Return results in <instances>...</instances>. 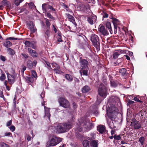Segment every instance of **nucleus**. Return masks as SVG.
<instances>
[{
    "instance_id": "11",
    "label": "nucleus",
    "mask_w": 147,
    "mask_h": 147,
    "mask_svg": "<svg viewBox=\"0 0 147 147\" xmlns=\"http://www.w3.org/2000/svg\"><path fill=\"white\" fill-rule=\"evenodd\" d=\"M112 22L114 27V33L116 34L117 31V26L119 24V21L116 18L113 19Z\"/></svg>"
},
{
    "instance_id": "1",
    "label": "nucleus",
    "mask_w": 147,
    "mask_h": 147,
    "mask_svg": "<svg viewBox=\"0 0 147 147\" xmlns=\"http://www.w3.org/2000/svg\"><path fill=\"white\" fill-rule=\"evenodd\" d=\"M109 101L113 105L109 107L107 110V114L109 118L112 121L116 117L118 113V110L116 106L117 105H120V99L117 96H112L109 99Z\"/></svg>"
},
{
    "instance_id": "14",
    "label": "nucleus",
    "mask_w": 147,
    "mask_h": 147,
    "mask_svg": "<svg viewBox=\"0 0 147 147\" xmlns=\"http://www.w3.org/2000/svg\"><path fill=\"white\" fill-rule=\"evenodd\" d=\"M131 126L135 129H139L141 127V124L137 121L133 122L131 123Z\"/></svg>"
},
{
    "instance_id": "20",
    "label": "nucleus",
    "mask_w": 147,
    "mask_h": 147,
    "mask_svg": "<svg viewBox=\"0 0 147 147\" xmlns=\"http://www.w3.org/2000/svg\"><path fill=\"white\" fill-rule=\"evenodd\" d=\"M66 15L69 21L72 22L73 24L75 23L74 18L73 16L69 14H66Z\"/></svg>"
},
{
    "instance_id": "57",
    "label": "nucleus",
    "mask_w": 147,
    "mask_h": 147,
    "mask_svg": "<svg viewBox=\"0 0 147 147\" xmlns=\"http://www.w3.org/2000/svg\"><path fill=\"white\" fill-rule=\"evenodd\" d=\"M108 16L109 15L106 13H104L103 15V17L104 18H107Z\"/></svg>"
},
{
    "instance_id": "23",
    "label": "nucleus",
    "mask_w": 147,
    "mask_h": 147,
    "mask_svg": "<svg viewBox=\"0 0 147 147\" xmlns=\"http://www.w3.org/2000/svg\"><path fill=\"white\" fill-rule=\"evenodd\" d=\"M98 145V142L95 140H93L90 143V146L91 147H97Z\"/></svg>"
},
{
    "instance_id": "28",
    "label": "nucleus",
    "mask_w": 147,
    "mask_h": 147,
    "mask_svg": "<svg viewBox=\"0 0 147 147\" xmlns=\"http://www.w3.org/2000/svg\"><path fill=\"white\" fill-rule=\"evenodd\" d=\"M145 140V139L144 137L142 136L139 138V142H140L142 145H143L144 143Z\"/></svg>"
},
{
    "instance_id": "5",
    "label": "nucleus",
    "mask_w": 147,
    "mask_h": 147,
    "mask_svg": "<svg viewBox=\"0 0 147 147\" xmlns=\"http://www.w3.org/2000/svg\"><path fill=\"white\" fill-rule=\"evenodd\" d=\"M62 138L58 137L53 136L47 142L49 146H55L62 141Z\"/></svg>"
},
{
    "instance_id": "47",
    "label": "nucleus",
    "mask_w": 147,
    "mask_h": 147,
    "mask_svg": "<svg viewBox=\"0 0 147 147\" xmlns=\"http://www.w3.org/2000/svg\"><path fill=\"white\" fill-rule=\"evenodd\" d=\"M28 5L31 8H34L35 7L33 3L32 2L28 3Z\"/></svg>"
},
{
    "instance_id": "48",
    "label": "nucleus",
    "mask_w": 147,
    "mask_h": 147,
    "mask_svg": "<svg viewBox=\"0 0 147 147\" xmlns=\"http://www.w3.org/2000/svg\"><path fill=\"white\" fill-rule=\"evenodd\" d=\"M28 23L30 24V25H29V27L30 28H32L34 26L32 22L31 21H29L28 22Z\"/></svg>"
},
{
    "instance_id": "35",
    "label": "nucleus",
    "mask_w": 147,
    "mask_h": 147,
    "mask_svg": "<svg viewBox=\"0 0 147 147\" xmlns=\"http://www.w3.org/2000/svg\"><path fill=\"white\" fill-rule=\"evenodd\" d=\"M7 51L9 52V54L10 55H14L15 54L14 51L10 48H8Z\"/></svg>"
},
{
    "instance_id": "58",
    "label": "nucleus",
    "mask_w": 147,
    "mask_h": 147,
    "mask_svg": "<svg viewBox=\"0 0 147 147\" xmlns=\"http://www.w3.org/2000/svg\"><path fill=\"white\" fill-rule=\"evenodd\" d=\"M26 137L27 140L28 141H29L31 140V138L29 135H27L26 136Z\"/></svg>"
},
{
    "instance_id": "37",
    "label": "nucleus",
    "mask_w": 147,
    "mask_h": 147,
    "mask_svg": "<svg viewBox=\"0 0 147 147\" xmlns=\"http://www.w3.org/2000/svg\"><path fill=\"white\" fill-rule=\"evenodd\" d=\"M116 51L117 53H118L119 55H120L122 54H123L125 53V50H122L121 49H119L116 50Z\"/></svg>"
},
{
    "instance_id": "41",
    "label": "nucleus",
    "mask_w": 147,
    "mask_h": 147,
    "mask_svg": "<svg viewBox=\"0 0 147 147\" xmlns=\"http://www.w3.org/2000/svg\"><path fill=\"white\" fill-rule=\"evenodd\" d=\"M59 66L57 67H55L54 69V71L56 74H60L61 72L59 71Z\"/></svg>"
},
{
    "instance_id": "24",
    "label": "nucleus",
    "mask_w": 147,
    "mask_h": 147,
    "mask_svg": "<svg viewBox=\"0 0 147 147\" xmlns=\"http://www.w3.org/2000/svg\"><path fill=\"white\" fill-rule=\"evenodd\" d=\"M57 41L58 42H62V36L61 35V32L60 31H58L57 35Z\"/></svg>"
},
{
    "instance_id": "46",
    "label": "nucleus",
    "mask_w": 147,
    "mask_h": 147,
    "mask_svg": "<svg viewBox=\"0 0 147 147\" xmlns=\"http://www.w3.org/2000/svg\"><path fill=\"white\" fill-rule=\"evenodd\" d=\"M114 138L115 140H119L121 139V137L119 135L117 136L115 135L114 136Z\"/></svg>"
},
{
    "instance_id": "21",
    "label": "nucleus",
    "mask_w": 147,
    "mask_h": 147,
    "mask_svg": "<svg viewBox=\"0 0 147 147\" xmlns=\"http://www.w3.org/2000/svg\"><path fill=\"white\" fill-rule=\"evenodd\" d=\"M106 26L107 28L109 30L110 33L112 34L113 31L111 28V23L109 22H106Z\"/></svg>"
},
{
    "instance_id": "29",
    "label": "nucleus",
    "mask_w": 147,
    "mask_h": 147,
    "mask_svg": "<svg viewBox=\"0 0 147 147\" xmlns=\"http://www.w3.org/2000/svg\"><path fill=\"white\" fill-rule=\"evenodd\" d=\"M3 45L7 48L10 47L12 45V43L9 41H6L3 43Z\"/></svg>"
},
{
    "instance_id": "22",
    "label": "nucleus",
    "mask_w": 147,
    "mask_h": 147,
    "mask_svg": "<svg viewBox=\"0 0 147 147\" xmlns=\"http://www.w3.org/2000/svg\"><path fill=\"white\" fill-rule=\"evenodd\" d=\"M119 72L122 76H124L125 77L127 76L126 70L125 68L121 69L119 70Z\"/></svg>"
},
{
    "instance_id": "59",
    "label": "nucleus",
    "mask_w": 147,
    "mask_h": 147,
    "mask_svg": "<svg viewBox=\"0 0 147 147\" xmlns=\"http://www.w3.org/2000/svg\"><path fill=\"white\" fill-rule=\"evenodd\" d=\"M0 59L3 61H5V57L2 55L0 56Z\"/></svg>"
},
{
    "instance_id": "34",
    "label": "nucleus",
    "mask_w": 147,
    "mask_h": 147,
    "mask_svg": "<svg viewBox=\"0 0 147 147\" xmlns=\"http://www.w3.org/2000/svg\"><path fill=\"white\" fill-rule=\"evenodd\" d=\"M45 67H47L49 70L52 69V68L49 63L47 61H45Z\"/></svg>"
},
{
    "instance_id": "43",
    "label": "nucleus",
    "mask_w": 147,
    "mask_h": 147,
    "mask_svg": "<svg viewBox=\"0 0 147 147\" xmlns=\"http://www.w3.org/2000/svg\"><path fill=\"white\" fill-rule=\"evenodd\" d=\"M45 20L46 26L48 28H49L51 25V23L49 21V20L47 19H46Z\"/></svg>"
},
{
    "instance_id": "60",
    "label": "nucleus",
    "mask_w": 147,
    "mask_h": 147,
    "mask_svg": "<svg viewBox=\"0 0 147 147\" xmlns=\"http://www.w3.org/2000/svg\"><path fill=\"white\" fill-rule=\"evenodd\" d=\"M17 38H15L13 37H9L8 38H7L6 40H17Z\"/></svg>"
},
{
    "instance_id": "16",
    "label": "nucleus",
    "mask_w": 147,
    "mask_h": 147,
    "mask_svg": "<svg viewBox=\"0 0 147 147\" xmlns=\"http://www.w3.org/2000/svg\"><path fill=\"white\" fill-rule=\"evenodd\" d=\"M8 80L10 84H12L15 81V78L13 75H11L9 74H7Z\"/></svg>"
},
{
    "instance_id": "45",
    "label": "nucleus",
    "mask_w": 147,
    "mask_h": 147,
    "mask_svg": "<svg viewBox=\"0 0 147 147\" xmlns=\"http://www.w3.org/2000/svg\"><path fill=\"white\" fill-rule=\"evenodd\" d=\"M9 128L12 132H13L16 129V128L14 125H11L10 127H9Z\"/></svg>"
},
{
    "instance_id": "50",
    "label": "nucleus",
    "mask_w": 147,
    "mask_h": 147,
    "mask_svg": "<svg viewBox=\"0 0 147 147\" xmlns=\"http://www.w3.org/2000/svg\"><path fill=\"white\" fill-rule=\"evenodd\" d=\"M16 95H15V97L13 100V103L14 104V106L15 108H16Z\"/></svg>"
},
{
    "instance_id": "64",
    "label": "nucleus",
    "mask_w": 147,
    "mask_h": 147,
    "mask_svg": "<svg viewBox=\"0 0 147 147\" xmlns=\"http://www.w3.org/2000/svg\"><path fill=\"white\" fill-rule=\"evenodd\" d=\"M45 96V93L44 92H42L40 94V96L41 98H43Z\"/></svg>"
},
{
    "instance_id": "7",
    "label": "nucleus",
    "mask_w": 147,
    "mask_h": 147,
    "mask_svg": "<svg viewBox=\"0 0 147 147\" xmlns=\"http://www.w3.org/2000/svg\"><path fill=\"white\" fill-rule=\"evenodd\" d=\"M58 101L61 106L64 108H67L69 107L70 104L68 101L63 98H59L58 99Z\"/></svg>"
},
{
    "instance_id": "55",
    "label": "nucleus",
    "mask_w": 147,
    "mask_h": 147,
    "mask_svg": "<svg viewBox=\"0 0 147 147\" xmlns=\"http://www.w3.org/2000/svg\"><path fill=\"white\" fill-rule=\"evenodd\" d=\"M102 100L101 99H99L98 98H97V101H96V104H98L100 103Z\"/></svg>"
},
{
    "instance_id": "52",
    "label": "nucleus",
    "mask_w": 147,
    "mask_h": 147,
    "mask_svg": "<svg viewBox=\"0 0 147 147\" xmlns=\"http://www.w3.org/2000/svg\"><path fill=\"white\" fill-rule=\"evenodd\" d=\"M22 56L25 58H27L28 57V56L27 54L25 53H22Z\"/></svg>"
},
{
    "instance_id": "39",
    "label": "nucleus",
    "mask_w": 147,
    "mask_h": 147,
    "mask_svg": "<svg viewBox=\"0 0 147 147\" xmlns=\"http://www.w3.org/2000/svg\"><path fill=\"white\" fill-rule=\"evenodd\" d=\"M24 0H15L14 3L16 5L18 6Z\"/></svg>"
},
{
    "instance_id": "53",
    "label": "nucleus",
    "mask_w": 147,
    "mask_h": 147,
    "mask_svg": "<svg viewBox=\"0 0 147 147\" xmlns=\"http://www.w3.org/2000/svg\"><path fill=\"white\" fill-rule=\"evenodd\" d=\"M134 100H135V101H136L139 102H140L141 103L142 102V101H141L140 100H139V99L138 98H137L136 97H135L134 98Z\"/></svg>"
},
{
    "instance_id": "56",
    "label": "nucleus",
    "mask_w": 147,
    "mask_h": 147,
    "mask_svg": "<svg viewBox=\"0 0 147 147\" xmlns=\"http://www.w3.org/2000/svg\"><path fill=\"white\" fill-rule=\"evenodd\" d=\"M98 111L97 110H94L93 112V113L95 115V116H97L98 114Z\"/></svg>"
},
{
    "instance_id": "13",
    "label": "nucleus",
    "mask_w": 147,
    "mask_h": 147,
    "mask_svg": "<svg viewBox=\"0 0 147 147\" xmlns=\"http://www.w3.org/2000/svg\"><path fill=\"white\" fill-rule=\"evenodd\" d=\"M45 115L44 117L48 119L49 120H50V114L49 113L50 108H48L44 106Z\"/></svg>"
},
{
    "instance_id": "51",
    "label": "nucleus",
    "mask_w": 147,
    "mask_h": 147,
    "mask_svg": "<svg viewBox=\"0 0 147 147\" xmlns=\"http://www.w3.org/2000/svg\"><path fill=\"white\" fill-rule=\"evenodd\" d=\"M11 135H12L11 133L9 132H6L5 134V136H11Z\"/></svg>"
},
{
    "instance_id": "38",
    "label": "nucleus",
    "mask_w": 147,
    "mask_h": 147,
    "mask_svg": "<svg viewBox=\"0 0 147 147\" xmlns=\"http://www.w3.org/2000/svg\"><path fill=\"white\" fill-rule=\"evenodd\" d=\"M119 55L118 53H117L116 51H115L114 52L113 55V57L114 59H116L118 57Z\"/></svg>"
},
{
    "instance_id": "27",
    "label": "nucleus",
    "mask_w": 147,
    "mask_h": 147,
    "mask_svg": "<svg viewBox=\"0 0 147 147\" xmlns=\"http://www.w3.org/2000/svg\"><path fill=\"white\" fill-rule=\"evenodd\" d=\"M90 90V88L87 86H85L82 89L83 92L85 93L88 92Z\"/></svg>"
},
{
    "instance_id": "31",
    "label": "nucleus",
    "mask_w": 147,
    "mask_h": 147,
    "mask_svg": "<svg viewBox=\"0 0 147 147\" xmlns=\"http://www.w3.org/2000/svg\"><path fill=\"white\" fill-rule=\"evenodd\" d=\"M65 77L66 79L69 81H71L73 80L72 77L69 74H65Z\"/></svg>"
},
{
    "instance_id": "12",
    "label": "nucleus",
    "mask_w": 147,
    "mask_h": 147,
    "mask_svg": "<svg viewBox=\"0 0 147 147\" xmlns=\"http://www.w3.org/2000/svg\"><path fill=\"white\" fill-rule=\"evenodd\" d=\"M28 50L30 55L33 57L36 58L38 57V54L35 51L30 48H28Z\"/></svg>"
},
{
    "instance_id": "61",
    "label": "nucleus",
    "mask_w": 147,
    "mask_h": 147,
    "mask_svg": "<svg viewBox=\"0 0 147 147\" xmlns=\"http://www.w3.org/2000/svg\"><path fill=\"white\" fill-rule=\"evenodd\" d=\"M111 85L112 86L115 87L116 86V84L113 82H111Z\"/></svg>"
},
{
    "instance_id": "15",
    "label": "nucleus",
    "mask_w": 147,
    "mask_h": 147,
    "mask_svg": "<svg viewBox=\"0 0 147 147\" xmlns=\"http://www.w3.org/2000/svg\"><path fill=\"white\" fill-rule=\"evenodd\" d=\"M80 64L82 68H88V61L85 59H82L80 61Z\"/></svg>"
},
{
    "instance_id": "18",
    "label": "nucleus",
    "mask_w": 147,
    "mask_h": 147,
    "mask_svg": "<svg viewBox=\"0 0 147 147\" xmlns=\"http://www.w3.org/2000/svg\"><path fill=\"white\" fill-rule=\"evenodd\" d=\"M88 68H82L80 71V73L81 75L87 76L88 74Z\"/></svg>"
},
{
    "instance_id": "25",
    "label": "nucleus",
    "mask_w": 147,
    "mask_h": 147,
    "mask_svg": "<svg viewBox=\"0 0 147 147\" xmlns=\"http://www.w3.org/2000/svg\"><path fill=\"white\" fill-rule=\"evenodd\" d=\"M83 144L84 147H91L90 145H89V142L88 140H84L83 142Z\"/></svg>"
},
{
    "instance_id": "6",
    "label": "nucleus",
    "mask_w": 147,
    "mask_h": 147,
    "mask_svg": "<svg viewBox=\"0 0 147 147\" xmlns=\"http://www.w3.org/2000/svg\"><path fill=\"white\" fill-rule=\"evenodd\" d=\"M107 88L106 86L101 84L100 85L98 88L99 94L104 98H105L107 94Z\"/></svg>"
},
{
    "instance_id": "8",
    "label": "nucleus",
    "mask_w": 147,
    "mask_h": 147,
    "mask_svg": "<svg viewBox=\"0 0 147 147\" xmlns=\"http://www.w3.org/2000/svg\"><path fill=\"white\" fill-rule=\"evenodd\" d=\"M90 40L94 47L98 49V45L99 43V41L98 36L95 34H92L91 36Z\"/></svg>"
},
{
    "instance_id": "54",
    "label": "nucleus",
    "mask_w": 147,
    "mask_h": 147,
    "mask_svg": "<svg viewBox=\"0 0 147 147\" xmlns=\"http://www.w3.org/2000/svg\"><path fill=\"white\" fill-rule=\"evenodd\" d=\"M51 65H52L53 67H59L58 65L57 64L55 63H52Z\"/></svg>"
},
{
    "instance_id": "10",
    "label": "nucleus",
    "mask_w": 147,
    "mask_h": 147,
    "mask_svg": "<svg viewBox=\"0 0 147 147\" xmlns=\"http://www.w3.org/2000/svg\"><path fill=\"white\" fill-rule=\"evenodd\" d=\"M99 28V31L100 33L103 35L106 36L109 34L108 32L105 29L104 27L101 26H100Z\"/></svg>"
},
{
    "instance_id": "63",
    "label": "nucleus",
    "mask_w": 147,
    "mask_h": 147,
    "mask_svg": "<svg viewBox=\"0 0 147 147\" xmlns=\"http://www.w3.org/2000/svg\"><path fill=\"white\" fill-rule=\"evenodd\" d=\"M134 102L133 101L130 100L127 103L128 105H129L130 104H133Z\"/></svg>"
},
{
    "instance_id": "9",
    "label": "nucleus",
    "mask_w": 147,
    "mask_h": 147,
    "mask_svg": "<svg viewBox=\"0 0 147 147\" xmlns=\"http://www.w3.org/2000/svg\"><path fill=\"white\" fill-rule=\"evenodd\" d=\"M97 20V17L96 16H92L91 17H89L88 18L87 20L91 25H93L95 23Z\"/></svg>"
},
{
    "instance_id": "49",
    "label": "nucleus",
    "mask_w": 147,
    "mask_h": 147,
    "mask_svg": "<svg viewBox=\"0 0 147 147\" xmlns=\"http://www.w3.org/2000/svg\"><path fill=\"white\" fill-rule=\"evenodd\" d=\"M12 123V120H9L8 121L7 123H6V126L7 127H9V126L11 125Z\"/></svg>"
},
{
    "instance_id": "62",
    "label": "nucleus",
    "mask_w": 147,
    "mask_h": 147,
    "mask_svg": "<svg viewBox=\"0 0 147 147\" xmlns=\"http://www.w3.org/2000/svg\"><path fill=\"white\" fill-rule=\"evenodd\" d=\"M37 61H34L33 63L32 62V66H35L37 63Z\"/></svg>"
},
{
    "instance_id": "30",
    "label": "nucleus",
    "mask_w": 147,
    "mask_h": 147,
    "mask_svg": "<svg viewBox=\"0 0 147 147\" xmlns=\"http://www.w3.org/2000/svg\"><path fill=\"white\" fill-rule=\"evenodd\" d=\"M108 124L109 126V127L111 129L115 128V127L114 126V123L113 121H111L109 122L107 121Z\"/></svg>"
},
{
    "instance_id": "32",
    "label": "nucleus",
    "mask_w": 147,
    "mask_h": 147,
    "mask_svg": "<svg viewBox=\"0 0 147 147\" xmlns=\"http://www.w3.org/2000/svg\"><path fill=\"white\" fill-rule=\"evenodd\" d=\"M26 79L27 80L30 82H32L35 80L34 78L32 76L27 77Z\"/></svg>"
},
{
    "instance_id": "33",
    "label": "nucleus",
    "mask_w": 147,
    "mask_h": 147,
    "mask_svg": "<svg viewBox=\"0 0 147 147\" xmlns=\"http://www.w3.org/2000/svg\"><path fill=\"white\" fill-rule=\"evenodd\" d=\"M31 74L32 77L34 78L35 80H36L37 76L36 71H32Z\"/></svg>"
},
{
    "instance_id": "40",
    "label": "nucleus",
    "mask_w": 147,
    "mask_h": 147,
    "mask_svg": "<svg viewBox=\"0 0 147 147\" xmlns=\"http://www.w3.org/2000/svg\"><path fill=\"white\" fill-rule=\"evenodd\" d=\"M6 77L4 74L2 73L0 77V80L1 81H3L5 79Z\"/></svg>"
},
{
    "instance_id": "36",
    "label": "nucleus",
    "mask_w": 147,
    "mask_h": 147,
    "mask_svg": "<svg viewBox=\"0 0 147 147\" xmlns=\"http://www.w3.org/2000/svg\"><path fill=\"white\" fill-rule=\"evenodd\" d=\"M0 146L1 147H9V146L3 142H0Z\"/></svg>"
},
{
    "instance_id": "2",
    "label": "nucleus",
    "mask_w": 147,
    "mask_h": 147,
    "mask_svg": "<svg viewBox=\"0 0 147 147\" xmlns=\"http://www.w3.org/2000/svg\"><path fill=\"white\" fill-rule=\"evenodd\" d=\"M73 125V122H71L64 124L63 125L61 124H59L57 125L56 129L57 133H61L66 132L67 130L71 128Z\"/></svg>"
},
{
    "instance_id": "42",
    "label": "nucleus",
    "mask_w": 147,
    "mask_h": 147,
    "mask_svg": "<svg viewBox=\"0 0 147 147\" xmlns=\"http://www.w3.org/2000/svg\"><path fill=\"white\" fill-rule=\"evenodd\" d=\"M9 2L6 0H3L1 2V4L4 6H7L8 5Z\"/></svg>"
},
{
    "instance_id": "4",
    "label": "nucleus",
    "mask_w": 147,
    "mask_h": 147,
    "mask_svg": "<svg viewBox=\"0 0 147 147\" xmlns=\"http://www.w3.org/2000/svg\"><path fill=\"white\" fill-rule=\"evenodd\" d=\"M90 125H91V124L89 121L85 120L82 121L81 120L78 124V127L77 130L80 132L83 131V130L85 131H88L90 129Z\"/></svg>"
},
{
    "instance_id": "3",
    "label": "nucleus",
    "mask_w": 147,
    "mask_h": 147,
    "mask_svg": "<svg viewBox=\"0 0 147 147\" xmlns=\"http://www.w3.org/2000/svg\"><path fill=\"white\" fill-rule=\"evenodd\" d=\"M42 7L43 13H45L46 17L52 20L54 19V18L50 13L51 11H55V9L52 6L48 5L47 3H44L42 4Z\"/></svg>"
},
{
    "instance_id": "17",
    "label": "nucleus",
    "mask_w": 147,
    "mask_h": 147,
    "mask_svg": "<svg viewBox=\"0 0 147 147\" xmlns=\"http://www.w3.org/2000/svg\"><path fill=\"white\" fill-rule=\"evenodd\" d=\"M24 43L26 47H30L34 49H35L36 48L33 42H30L29 41H26Z\"/></svg>"
},
{
    "instance_id": "44",
    "label": "nucleus",
    "mask_w": 147,
    "mask_h": 147,
    "mask_svg": "<svg viewBox=\"0 0 147 147\" xmlns=\"http://www.w3.org/2000/svg\"><path fill=\"white\" fill-rule=\"evenodd\" d=\"M27 66L30 68H31L33 67L32 65V62L31 61H28L27 63Z\"/></svg>"
},
{
    "instance_id": "26",
    "label": "nucleus",
    "mask_w": 147,
    "mask_h": 147,
    "mask_svg": "<svg viewBox=\"0 0 147 147\" xmlns=\"http://www.w3.org/2000/svg\"><path fill=\"white\" fill-rule=\"evenodd\" d=\"M51 35V32L48 30H47L45 32L44 35L46 38L48 39Z\"/></svg>"
},
{
    "instance_id": "19",
    "label": "nucleus",
    "mask_w": 147,
    "mask_h": 147,
    "mask_svg": "<svg viewBox=\"0 0 147 147\" xmlns=\"http://www.w3.org/2000/svg\"><path fill=\"white\" fill-rule=\"evenodd\" d=\"M97 129L100 133L102 134L105 131V127L103 125H99L97 127Z\"/></svg>"
}]
</instances>
